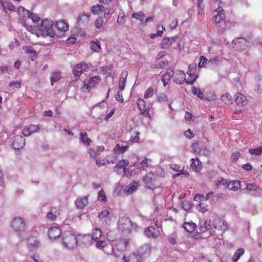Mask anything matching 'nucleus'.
Wrapping results in <instances>:
<instances>
[{
    "label": "nucleus",
    "instance_id": "nucleus-47",
    "mask_svg": "<svg viewBox=\"0 0 262 262\" xmlns=\"http://www.w3.org/2000/svg\"><path fill=\"white\" fill-rule=\"evenodd\" d=\"M182 205L183 209L185 211L189 210L192 207V203L189 201H184Z\"/></svg>",
    "mask_w": 262,
    "mask_h": 262
},
{
    "label": "nucleus",
    "instance_id": "nucleus-46",
    "mask_svg": "<svg viewBox=\"0 0 262 262\" xmlns=\"http://www.w3.org/2000/svg\"><path fill=\"white\" fill-rule=\"evenodd\" d=\"M154 91L151 87H149L144 92V97L145 99H148L153 96Z\"/></svg>",
    "mask_w": 262,
    "mask_h": 262
},
{
    "label": "nucleus",
    "instance_id": "nucleus-39",
    "mask_svg": "<svg viewBox=\"0 0 262 262\" xmlns=\"http://www.w3.org/2000/svg\"><path fill=\"white\" fill-rule=\"evenodd\" d=\"M192 93L193 95H196L201 99H204L205 97L203 92L200 89L196 88L195 86H193L191 89Z\"/></svg>",
    "mask_w": 262,
    "mask_h": 262
},
{
    "label": "nucleus",
    "instance_id": "nucleus-14",
    "mask_svg": "<svg viewBox=\"0 0 262 262\" xmlns=\"http://www.w3.org/2000/svg\"><path fill=\"white\" fill-rule=\"evenodd\" d=\"M61 234V230L58 227H52L48 231V237L51 239H55Z\"/></svg>",
    "mask_w": 262,
    "mask_h": 262
},
{
    "label": "nucleus",
    "instance_id": "nucleus-41",
    "mask_svg": "<svg viewBox=\"0 0 262 262\" xmlns=\"http://www.w3.org/2000/svg\"><path fill=\"white\" fill-rule=\"evenodd\" d=\"M91 49L95 52H99L101 49L100 43L99 41H92L90 42Z\"/></svg>",
    "mask_w": 262,
    "mask_h": 262
},
{
    "label": "nucleus",
    "instance_id": "nucleus-3",
    "mask_svg": "<svg viewBox=\"0 0 262 262\" xmlns=\"http://www.w3.org/2000/svg\"><path fill=\"white\" fill-rule=\"evenodd\" d=\"M214 15L213 20L215 24H221L224 23L226 25V27L223 28V30H227L230 28L233 23L230 21H225V14L222 7H219L216 10L213 12Z\"/></svg>",
    "mask_w": 262,
    "mask_h": 262
},
{
    "label": "nucleus",
    "instance_id": "nucleus-59",
    "mask_svg": "<svg viewBox=\"0 0 262 262\" xmlns=\"http://www.w3.org/2000/svg\"><path fill=\"white\" fill-rule=\"evenodd\" d=\"M228 184L227 180L223 178H220L217 182V185H225L226 184L228 185Z\"/></svg>",
    "mask_w": 262,
    "mask_h": 262
},
{
    "label": "nucleus",
    "instance_id": "nucleus-56",
    "mask_svg": "<svg viewBox=\"0 0 262 262\" xmlns=\"http://www.w3.org/2000/svg\"><path fill=\"white\" fill-rule=\"evenodd\" d=\"M157 100L160 102H164L168 101V98L164 94L161 93L157 96Z\"/></svg>",
    "mask_w": 262,
    "mask_h": 262
},
{
    "label": "nucleus",
    "instance_id": "nucleus-28",
    "mask_svg": "<svg viewBox=\"0 0 262 262\" xmlns=\"http://www.w3.org/2000/svg\"><path fill=\"white\" fill-rule=\"evenodd\" d=\"M104 9V7L102 5H96L91 7V12L94 15H99L102 13Z\"/></svg>",
    "mask_w": 262,
    "mask_h": 262
},
{
    "label": "nucleus",
    "instance_id": "nucleus-57",
    "mask_svg": "<svg viewBox=\"0 0 262 262\" xmlns=\"http://www.w3.org/2000/svg\"><path fill=\"white\" fill-rule=\"evenodd\" d=\"M103 18L102 17H100L98 18L96 21L95 23V27L96 28H100L102 27L103 24Z\"/></svg>",
    "mask_w": 262,
    "mask_h": 262
},
{
    "label": "nucleus",
    "instance_id": "nucleus-16",
    "mask_svg": "<svg viewBox=\"0 0 262 262\" xmlns=\"http://www.w3.org/2000/svg\"><path fill=\"white\" fill-rule=\"evenodd\" d=\"M177 37H173L170 38L168 37H164L160 43V47L162 49H167L172 42L176 41Z\"/></svg>",
    "mask_w": 262,
    "mask_h": 262
},
{
    "label": "nucleus",
    "instance_id": "nucleus-53",
    "mask_svg": "<svg viewBox=\"0 0 262 262\" xmlns=\"http://www.w3.org/2000/svg\"><path fill=\"white\" fill-rule=\"evenodd\" d=\"M173 74H172L171 70L169 71H168L165 73L161 78L162 81L166 80L167 81H169L171 78L172 77Z\"/></svg>",
    "mask_w": 262,
    "mask_h": 262
},
{
    "label": "nucleus",
    "instance_id": "nucleus-45",
    "mask_svg": "<svg viewBox=\"0 0 262 262\" xmlns=\"http://www.w3.org/2000/svg\"><path fill=\"white\" fill-rule=\"evenodd\" d=\"M208 205L207 204L204 203H200L198 205L196 206V209L199 212H201L203 213L206 212L208 211Z\"/></svg>",
    "mask_w": 262,
    "mask_h": 262
},
{
    "label": "nucleus",
    "instance_id": "nucleus-60",
    "mask_svg": "<svg viewBox=\"0 0 262 262\" xmlns=\"http://www.w3.org/2000/svg\"><path fill=\"white\" fill-rule=\"evenodd\" d=\"M202 199H205V196L203 194H196L193 198L194 201L198 202L201 201Z\"/></svg>",
    "mask_w": 262,
    "mask_h": 262
},
{
    "label": "nucleus",
    "instance_id": "nucleus-38",
    "mask_svg": "<svg viewBox=\"0 0 262 262\" xmlns=\"http://www.w3.org/2000/svg\"><path fill=\"white\" fill-rule=\"evenodd\" d=\"M221 99L226 104H231L232 102V97L229 93L223 95Z\"/></svg>",
    "mask_w": 262,
    "mask_h": 262
},
{
    "label": "nucleus",
    "instance_id": "nucleus-44",
    "mask_svg": "<svg viewBox=\"0 0 262 262\" xmlns=\"http://www.w3.org/2000/svg\"><path fill=\"white\" fill-rule=\"evenodd\" d=\"M249 152L252 155L259 156L262 153V146L256 148H250Z\"/></svg>",
    "mask_w": 262,
    "mask_h": 262
},
{
    "label": "nucleus",
    "instance_id": "nucleus-11",
    "mask_svg": "<svg viewBox=\"0 0 262 262\" xmlns=\"http://www.w3.org/2000/svg\"><path fill=\"white\" fill-rule=\"evenodd\" d=\"M25 145V139L21 136L16 135L14 137L12 142L13 148L15 149L22 148Z\"/></svg>",
    "mask_w": 262,
    "mask_h": 262
},
{
    "label": "nucleus",
    "instance_id": "nucleus-55",
    "mask_svg": "<svg viewBox=\"0 0 262 262\" xmlns=\"http://www.w3.org/2000/svg\"><path fill=\"white\" fill-rule=\"evenodd\" d=\"M207 59L204 56H201L200 57V62L198 64V67L199 68H203L205 67L206 64L207 63Z\"/></svg>",
    "mask_w": 262,
    "mask_h": 262
},
{
    "label": "nucleus",
    "instance_id": "nucleus-43",
    "mask_svg": "<svg viewBox=\"0 0 262 262\" xmlns=\"http://www.w3.org/2000/svg\"><path fill=\"white\" fill-rule=\"evenodd\" d=\"M145 16V14L142 12L135 13L132 15V17L133 18L139 20L142 24H143V19Z\"/></svg>",
    "mask_w": 262,
    "mask_h": 262
},
{
    "label": "nucleus",
    "instance_id": "nucleus-27",
    "mask_svg": "<svg viewBox=\"0 0 262 262\" xmlns=\"http://www.w3.org/2000/svg\"><path fill=\"white\" fill-rule=\"evenodd\" d=\"M145 234L149 237H156L158 234L156 229L153 226H150L145 230Z\"/></svg>",
    "mask_w": 262,
    "mask_h": 262
},
{
    "label": "nucleus",
    "instance_id": "nucleus-64",
    "mask_svg": "<svg viewBox=\"0 0 262 262\" xmlns=\"http://www.w3.org/2000/svg\"><path fill=\"white\" fill-rule=\"evenodd\" d=\"M242 168L246 171H249L252 169V166L251 164L247 163L242 165Z\"/></svg>",
    "mask_w": 262,
    "mask_h": 262
},
{
    "label": "nucleus",
    "instance_id": "nucleus-49",
    "mask_svg": "<svg viewBox=\"0 0 262 262\" xmlns=\"http://www.w3.org/2000/svg\"><path fill=\"white\" fill-rule=\"evenodd\" d=\"M98 200L101 202H106V197L104 191L101 189L98 193Z\"/></svg>",
    "mask_w": 262,
    "mask_h": 262
},
{
    "label": "nucleus",
    "instance_id": "nucleus-6",
    "mask_svg": "<svg viewBox=\"0 0 262 262\" xmlns=\"http://www.w3.org/2000/svg\"><path fill=\"white\" fill-rule=\"evenodd\" d=\"M90 67V65L85 62L77 63L74 66L73 69V74L76 77H79L82 73L88 71Z\"/></svg>",
    "mask_w": 262,
    "mask_h": 262
},
{
    "label": "nucleus",
    "instance_id": "nucleus-1",
    "mask_svg": "<svg viewBox=\"0 0 262 262\" xmlns=\"http://www.w3.org/2000/svg\"><path fill=\"white\" fill-rule=\"evenodd\" d=\"M53 25L54 23L52 19L48 18L42 19L39 28L41 36L44 37L48 36L52 38L54 37L55 33L53 29Z\"/></svg>",
    "mask_w": 262,
    "mask_h": 262
},
{
    "label": "nucleus",
    "instance_id": "nucleus-23",
    "mask_svg": "<svg viewBox=\"0 0 262 262\" xmlns=\"http://www.w3.org/2000/svg\"><path fill=\"white\" fill-rule=\"evenodd\" d=\"M90 15L89 14L83 13L80 15L77 19V21L79 24L82 25H86L90 21Z\"/></svg>",
    "mask_w": 262,
    "mask_h": 262
},
{
    "label": "nucleus",
    "instance_id": "nucleus-62",
    "mask_svg": "<svg viewBox=\"0 0 262 262\" xmlns=\"http://www.w3.org/2000/svg\"><path fill=\"white\" fill-rule=\"evenodd\" d=\"M184 136L188 139H191L193 137V134L191 132L190 129L185 131L184 133Z\"/></svg>",
    "mask_w": 262,
    "mask_h": 262
},
{
    "label": "nucleus",
    "instance_id": "nucleus-18",
    "mask_svg": "<svg viewBox=\"0 0 262 262\" xmlns=\"http://www.w3.org/2000/svg\"><path fill=\"white\" fill-rule=\"evenodd\" d=\"M137 105L141 115H146L149 113V108L146 107V103L144 100L139 99Z\"/></svg>",
    "mask_w": 262,
    "mask_h": 262
},
{
    "label": "nucleus",
    "instance_id": "nucleus-17",
    "mask_svg": "<svg viewBox=\"0 0 262 262\" xmlns=\"http://www.w3.org/2000/svg\"><path fill=\"white\" fill-rule=\"evenodd\" d=\"M98 217L101 221L105 222L107 225H110L112 223L111 219L110 216V212L107 210H104L99 213Z\"/></svg>",
    "mask_w": 262,
    "mask_h": 262
},
{
    "label": "nucleus",
    "instance_id": "nucleus-31",
    "mask_svg": "<svg viewBox=\"0 0 262 262\" xmlns=\"http://www.w3.org/2000/svg\"><path fill=\"white\" fill-rule=\"evenodd\" d=\"M184 228L188 232H192L196 228V225L192 222H185L183 224Z\"/></svg>",
    "mask_w": 262,
    "mask_h": 262
},
{
    "label": "nucleus",
    "instance_id": "nucleus-19",
    "mask_svg": "<svg viewBox=\"0 0 262 262\" xmlns=\"http://www.w3.org/2000/svg\"><path fill=\"white\" fill-rule=\"evenodd\" d=\"M235 102L238 106H244L248 103L246 97L241 93H237L235 95Z\"/></svg>",
    "mask_w": 262,
    "mask_h": 262
},
{
    "label": "nucleus",
    "instance_id": "nucleus-42",
    "mask_svg": "<svg viewBox=\"0 0 262 262\" xmlns=\"http://www.w3.org/2000/svg\"><path fill=\"white\" fill-rule=\"evenodd\" d=\"M128 147L127 145L120 146L119 144H117L115 146L114 151L116 153H123L127 149Z\"/></svg>",
    "mask_w": 262,
    "mask_h": 262
},
{
    "label": "nucleus",
    "instance_id": "nucleus-48",
    "mask_svg": "<svg viewBox=\"0 0 262 262\" xmlns=\"http://www.w3.org/2000/svg\"><path fill=\"white\" fill-rule=\"evenodd\" d=\"M29 18H31L34 23L38 22L40 20V17L38 14L35 13H33L31 12H28V15L27 16Z\"/></svg>",
    "mask_w": 262,
    "mask_h": 262
},
{
    "label": "nucleus",
    "instance_id": "nucleus-12",
    "mask_svg": "<svg viewBox=\"0 0 262 262\" xmlns=\"http://www.w3.org/2000/svg\"><path fill=\"white\" fill-rule=\"evenodd\" d=\"M151 247L149 244H144L138 249V254L140 257L147 256L150 253Z\"/></svg>",
    "mask_w": 262,
    "mask_h": 262
},
{
    "label": "nucleus",
    "instance_id": "nucleus-34",
    "mask_svg": "<svg viewBox=\"0 0 262 262\" xmlns=\"http://www.w3.org/2000/svg\"><path fill=\"white\" fill-rule=\"evenodd\" d=\"M137 188V184L135 182L130 183L128 186L126 187L125 192L127 194H131L136 191Z\"/></svg>",
    "mask_w": 262,
    "mask_h": 262
},
{
    "label": "nucleus",
    "instance_id": "nucleus-50",
    "mask_svg": "<svg viewBox=\"0 0 262 262\" xmlns=\"http://www.w3.org/2000/svg\"><path fill=\"white\" fill-rule=\"evenodd\" d=\"M125 13L123 11H121L118 15L117 23L120 25H122L124 23Z\"/></svg>",
    "mask_w": 262,
    "mask_h": 262
},
{
    "label": "nucleus",
    "instance_id": "nucleus-36",
    "mask_svg": "<svg viewBox=\"0 0 262 262\" xmlns=\"http://www.w3.org/2000/svg\"><path fill=\"white\" fill-rule=\"evenodd\" d=\"M127 75V73L126 72L122 73L121 77L119 83V89L121 91L124 90L126 84V78Z\"/></svg>",
    "mask_w": 262,
    "mask_h": 262
},
{
    "label": "nucleus",
    "instance_id": "nucleus-29",
    "mask_svg": "<svg viewBox=\"0 0 262 262\" xmlns=\"http://www.w3.org/2000/svg\"><path fill=\"white\" fill-rule=\"evenodd\" d=\"M80 140L85 145L88 146L91 144V140L88 138L85 132H81L80 134Z\"/></svg>",
    "mask_w": 262,
    "mask_h": 262
},
{
    "label": "nucleus",
    "instance_id": "nucleus-20",
    "mask_svg": "<svg viewBox=\"0 0 262 262\" xmlns=\"http://www.w3.org/2000/svg\"><path fill=\"white\" fill-rule=\"evenodd\" d=\"M39 244V242L35 237H30L28 239L27 247L30 251H32L37 249L38 247Z\"/></svg>",
    "mask_w": 262,
    "mask_h": 262
},
{
    "label": "nucleus",
    "instance_id": "nucleus-33",
    "mask_svg": "<svg viewBox=\"0 0 262 262\" xmlns=\"http://www.w3.org/2000/svg\"><path fill=\"white\" fill-rule=\"evenodd\" d=\"M102 236V232L100 228H94L93 231L92 235L91 237L92 241H97Z\"/></svg>",
    "mask_w": 262,
    "mask_h": 262
},
{
    "label": "nucleus",
    "instance_id": "nucleus-4",
    "mask_svg": "<svg viewBox=\"0 0 262 262\" xmlns=\"http://www.w3.org/2000/svg\"><path fill=\"white\" fill-rule=\"evenodd\" d=\"M118 228L124 234L130 233L133 229V224L130 219L126 216L120 218L118 222Z\"/></svg>",
    "mask_w": 262,
    "mask_h": 262
},
{
    "label": "nucleus",
    "instance_id": "nucleus-8",
    "mask_svg": "<svg viewBox=\"0 0 262 262\" xmlns=\"http://www.w3.org/2000/svg\"><path fill=\"white\" fill-rule=\"evenodd\" d=\"M26 222L23 218L14 217L12 222V228L15 231H23L26 228Z\"/></svg>",
    "mask_w": 262,
    "mask_h": 262
},
{
    "label": "nucleus",
    "instance_id": "nucleus-37",
    "mask_svg": "<svg viewBox=\"0 0 262 262\" xmlns=\"http://www.w3.org/2000/svg\"><path fill=\"white\" fill-rule=\"evenodd\" d=\"M245 252V250L243 248H239L237 250L235 253L232 256V261L233 262H237V260L239 259L241 256L244 254Z\"/></svg>",
    "mask_w": 262,
    "mask_h": 262
},
{
    "label": "nucleus",
    "instance_id": "nucleus-5",
    "mask_svg": "<svg viewBox=\"0 0 262 262\" xmlns=\"http://www.w3.org/2000/svg\"><path fill=\"white\" fill-rule=\"evenodd\" d=\"M197 70L196 64L192 63L189 65L187 74L189 75L190 79L186 81L187 84L192 85L198 77V75L196 73Z\"/></svg>",
    "mask_w": 262,
    "mask_h": 262
},
{
    "label": "nucleus",
    "instance_id": "nucleus-30",
    "mask_svg": "<svg viewBox=\"0 0 262 262\" xmlns=\"http://www.w3.org/2000/svg\"><path fill=\"white\" fill-rule=\"evenodd\" d=\"M212 223L210 220H206L202 225H201L199 229L201 232H204L211 228Z\"/></svg>",
    "mask_w": 262,
    "mask_h": 262
},
{
    "label": "nucleus",
    "instance_id": "nucleus-10",
    "mask_svg": "<svg viewBox=\"0 0 262 262\" xmlns=\"http://www.w3.org/2000/svg\"><path fill=\"white\" fill-rule=\"evenodd\" d=\"M232 42L234 45L233 48H235L237 50H245L248 47V42L245 38H235Z\"/></svg>",
    "mask_w": 262,
    "mask_h": 262
},
{
    "label": "nucleus",
    "instance_id": "nucleus-63",
    "mask_svg": "<svg viewBox=\"0 0 262 262\" xmlns=\"http://www.w3.org/2000/svg\"><path fill=\"white\" fill-rule=\"evenodd\" d=\"M21 85V82L20 81H12L10 83V86H14L16 88H19Z\"/></svg>",
    "mask_w": 262,
    "mask_h": 262
},
{
    "label": "nucleus",
    "instance_id": "nucleus-21",
    "mask_svg": "<svg viewBox=\"0 0 262 262\" xmlns=\"http://www.w3.org/2000/svg\"><path fill=\"white\" fill-rule=\"evenodd\" d=\"M86 80L88 81V85L92 89L98 85L101 80V77L99 76H95Z\"/></svg>",
    "mask_w": 262,
    "mask_h": 262
},
{
    "label": "nucleus",
    "instance_id": "nucleus-51",
    "mask_svg": "<svg viewBox=\"0 0 262 262\" xmlns=\"http://www.w3.org/2000/svg\"><path fill=\"white\" fill-rule=\"evenodd\" d=\"M29 12L30 11L27 10L23 6H19L17 9V13L23 16H25L26 15L28 16V12Z\"/></svg>",
    "mask_w": 262,
    "mask_h": 262
},
{
    "label": "nucleus",
    "instance_id": "nucleus-13",
    "mask_svg": "<svg viewBox=\"0 0 262 262\" xmlns=\"http://www.w3.org/2000/svg\"><path fill=\"white\" fill-rule=\"evenodd\" d=\"M212 225L215 229L225 231L227 229V223L221 218H216L214 220Z\"/></svg>",
    "mask_w": 262,
    "mask_h": 262
},
{
    "label": "nucleus",
    "instance_id": "nucleus-7",
    "mask_svg": "<svg viewBox=\"0 0 262 262\" xmlns=\"http://www.w3.org/2000/svg\"><path fill=\"white\" fill-rule=\"evenodd\" d=\"M93 243L90 234L78 235L77 236V245L82 248L89 247Z\"/></svg>",
    "mask_w": 262,
    "mask_h": 262
},
{
    "label": "nucleus",
    "instance_id": "nucleus-40",
    "mask_svg": "<svg viewBox=\"0 0 262 262\" xmlns=\"http://www.w3.org/2000/svg\"><path fill=\"white\" fill-rule=\"evenodd\" d=\"M191 168L195 170H199V166L201 165V162L199 159L197 158L195 159H191Z\"/></svg>",
    "mask_w": 262,
    "mask_h": 262
},
{
    "label": "nucleus",
    "instance_id": "nucleus-58",
    "mask_svg": "<svg viewBox=\"0 0 262 262\" xmlns=\"http://www.w3.org/2000/svg\"><path fill=\"white\" fill-rule=\"evenodd\" d=\"M246 188L249 190L256 191L258 189V186L252 183H249L247 185Z\"/></svg>",
    "mask_w": 262,
    "mask_h": 262
},
{
    "label": "nucleus",
    "instance_id": "nucleus-15",
    "mask_svg": "<svg viewBox=\"0 0 262 262\" xmlns=\"http://www.w3.org/2000/svg\"><path fill=\"white\" fill-rule=\"evenodd\" d=\"M39 129V127L37 125H30L24 128L22 133L25 136H29L32 134L36 133Z\"/></svg>",
    "mask_w": 262,
    "mask_h": 262
},
{
    "label": "nucleus",
    "instance_id": "nucleus-2",
    "mask_svg": "<svg viewBox=\"0 0 262 262\" xmlns=\"http://www.w3.org/2000/svg\"><path fill=\"white\" fill-rule=\"evenodd\" d=\"M62 242L65 247L68 249H73L77 246V237L71 231L63 234Z\"/></svg>",
    "mask_w": 262,
    "mask_h": 262
},
{
    "label": "nucleus",
    "instance_id": "nucleus-54",
    "mask_svg": "<svg viewBox=\"0 0 262 262\" xmlns=\"http://www.w3.org/2000/svg\"><path fill=\"white\" fill-rule=\"evenodd\" d=\"M96 247L99 249H104L106 246V241L104 240L96 241Z\"/></svg>",
    "mask_w": 262,
    "mask_h": 262
},
{
    "label": "nucleus",
    "instance_id": "nucleus-24",
    "mask_svg": "<svg viewBox=\"0 0 262 262\" xmlns=\"http://www.w3.org/2000/svg\"><path fill=\"white\" fill-rule=\"evenodd\" d=\"M57 29L60 31H66L68 29L69 25L64 20L57 21L55 24Z\"/></svg>",
    "mask_w": 262,
    "mask_h": 262
},
{
    "label": "nucleus",
    "instance_id": "nucleus-25",
    "mask_svg": "<svg viewBox=\"0 0 262 262\" xmlns=\"http://www.w3.org/2000/svg\"><path fill=\"white\" fill-rule=\"evenodd\" d=\"M227 187L230 190L236 191L241 188V182L238 180L230 181Z\"/></svg>",
    "mask_w": 262,
    "mask_h": 262
},
{
    "label": "nucleus",
    "instance_id": "nucleus-32",
    "mask_svg": "<svg viewBox=\"0 0 262 262\" xmlns=\"http://www.w3.org/2000/svg\"><path fill=\"white\" fill-rule=\"evenodd\" d=\"M58 215L59 213L57 211L56 209L53 208L51 209V211L47 213L46 216L47 219L54 221L56 220V217Z\"/></svg>",
    "mask_w": 262,
    "mask_h": 262
},
{
    "label": "nucleus",
    "instance_id": "nucleus-52",
    "mask_svg": "<svg viewBox=\"0 0 262 262\" xmlns=\"http://www.w3.org/2000/svg\"><path fill=\"white\" fill-rule=\"evenodd\" d=\"M5 4V5H2L5 11H6V9L11 11H14L15 7L12 3L7 2Z\"/></svg>",
    "mask_w": 262,
    "mask_h": 262
},
{
    "label": "nucleus",
    "instance_id": "nucleus-35",
    "mask_svg": "<svg viewBox=\"0 0 262 262\" xmlns=\"http://www.w3.org/2000/svg\"><path fill=\"white\" fill-rule=\"evenodd\" d=\"M61 78L60 73L58 72H53L50 76L51 84L54 85L55 82H57Z\"/></svg>",
    "mask_w": 262,
    "mask_h": 262
},
{
    "label": "nucleus",
    "instance_id": "nucleus-9",
    "mask_svg": "<svg viewBox=\"0 0 262 262\" xmlns=\"http://www.w3.org/2000/svg\"><path fill=\"white\" fill-rule=\"evenodd\" d=\"M172 74H173V81L177 84H181L184 82H186V74L182 70H171Z\"/></svg>",
    "mask_w": 262,
    "mask_h": 262
},
{
    "label": "nucleus",
    "instance_id": "nucleus-26",
    "mask_svg": "<svg viewBox=\"0 0 262 262\" xmlns=\"http://www.w3.org/2000/svg\"><path fill=\"white\" fill-rule=\"evenodd\" d=\"M153 174L151 173L148 174L146 175V176L144 178V182L145 184V186L148 188L152 189L154 186L152 183V178Z\"/></svg>",
    "mask_w": 262,
    "mask_h": 262
},
{
    "label": "nucleus",
    "instance_id": "nucleus-22",
    "mask_svg": "<svg viewBox=\"0 0 262 262\" xmlns=\"http://www.w3.org/2000/svg\"><path fill=\"white\" fill-rule=\"evenodd\" d=\"M75 203L77 208L82 209L88 204V198L85 196L78 198L76 199Z\"/></svg>",
    "mask_w": 262,
    "mask_h": 262
},
{
    "label": "nucleus",
    "instance_id": "nucleus-61",
    "mask_svg": "<svg viewBox=\"0 0 262 262\" xmlns=\"http://www.w3.org/2000/svg\"><path fill=\"white\" fill-rule=\"evenodd\" d=\"M116 99L120 102H123L122 94L120 92H117L116 95Z\"/></svg>",
    "mask_w": 262,
    "mask_h": 262
}]
</instances>
